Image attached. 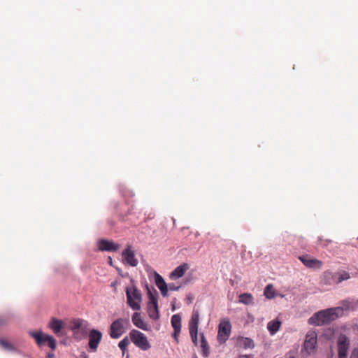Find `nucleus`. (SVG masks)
Masks as SVG:
<instances>
[{"mask_svg": "<svg viewBox=\"0 0 358 358\" xmlns=\"http://www.w3.org/2000/svg\"><path fill=\"white\" fill-rule=\"evenodd\" d=\"M343 313L341 307L331 308L320 310L315 313L308 320V324L316 326H321L329 324L336 320Z\"/></svg>", "mask_w": 358, "mask_h": 358, "instance_id": "nucleus-1", "label": "nucleus"}, {"mask_svg": "<svg viewBox=\"0 0 358 358\" xmlns=\"http://www.w3.org/2000/svg\"><path fill=\"white\" fill-rule=\"evenodd\" d=\"M70 329L73 332V338L76 341H81L88 334L89 323L83 319H73L71 322Z\"/></svg>", "mask_w": 358, "mask_h": 358, "instance_id": "nucleus-2", "label": "nucleus"}, {"mask_svg": "<svg viewBox=\"0 0 358 358\" xmlns=\"http://www.w3.org/2000/svg\"><path fill=\"white\" fill-rule=\"evenodd\" d=\"M126 296L127 304L134 310H139L141 308L142 294L141 291L135 286L126 288Z\"/></svg>", "mask_w": 358, "mask_h": 358, "instance_id": "nucleus-3", "label": "nucleus"}, {"mask_svg": "<svg viewBox=\"0 0 358 358\" xmlns=\"http://www.w3.org/2000/svg\"><path fill=\"white\" fill-rule=\"evenodd\" d=\"M30 334L40 348L48 345L52 350L56 349L57 341L52 336L43 334L41 331L31 332Z\"/></svg>", "mask_w": 358, "mask_h": 358, "instance_id": "nucleus-4", "label": "nucleus"}, {"mask_svg": "<svg viewBox=\"0 0 358 358\" xmlns=\"http://www.w3.org/2000/svg\"><path fill=\"white\" fill-rule=\"evenodd\" d=\"M129 325V319L118 318L113 321L110 326V336L112 338H120Z\"/></svg>", "mask_w": 358, "mask_h": 358, "instance_id": "nucleus-5", "label": "nucleus"}, {"mask_svg": "<svg viewBox=\"0 0 358 358\" xmlns=\"http://www.w3.org/2000/svg\"><path fill=\"white\" fill-rule=\"evenodd\" d=\"M350 278V273L345 271L337 273L327 271L324 273V281L326 285L338 284Z\"/></svg>", "mask_w": 358, "mask_h": 358, "instance_id": "nucleus-6", "label": "nucleus"}, {"mask_svg": "<svg viewBox=\"0 0 358 358\" xmlns=\"http://www.w3.org/2000/svg\"><path fill=\"white\" fill-rule=\"evenodd\" d=\"M131 341L133 343L143 350H148L150 348V345L147 337L142 332L133 329L129 333Z\"/></svg>", "mask_w": 358, "mask_h": 358, "instance_id": "nucleus-7", "label": "nucleus"}, {"mask_svg": "<svg viewBox=\"0 0 358 358\" xmlns=\"http://www.w3.org/2000/svg\"><path fill=\"white\" fill-rule=\"evenodd\" d=\"M199 322V311L194 309L191 319L189 322V334L192 341V343L197 346L198 345V327Z\"/></svg>", "mask_w": 358, "mask_h": 358, "instance_id": "nucleus-8", "label": "nucleus"}, {"mask_svg": "<svg viewBox=\"0 0 358 358\" xmlns=\"http://www.w3.org/2000/svg\"><path fill=\"white\" fill-rule=\"evenodd\" d=\"M350 345V338L343 334H341L337 338L338 358H347Z\"/></svg>", "mask_w": 358, "mask_h": 358, "instance_id": "nucleus-9", "label": "nucleus"}, {"mask_svg": "<svg viewBox=\"0 0 358 358\" xmlns=\"http://www.w3.org/2000/svg\"><path fill=\"white\" fill-rule=\"evenodd\" d=\"M231 325L229 320L222 321L219 324L217 341L220 343H224L229 338L231 334Z\"/></svg>", "mask_w": 358, "mask_h": 358, "instance_id": "nucleus-10", "label": "nucleus"}, {"mask_svg": "<svg viewBox=\"0 0 358 358\" xmlns=\"http://www.w3.org/2000/svg\"><path fill=\"white\" fill-rule=\"evenodd\" d=\"M102 338V333L96 329H92L89 332V348L93 351L96 352L99 344L100 343Z\"/></svg>", "mask_w": 358, "mask_h": 358, "instance_id": "nucleus-11", "label": "nucleus"}, {"mask_svg": "<svg viewBox=\"0 0 358 358\" xmlns=\"http://www.w3.org/2000/svg\"><path fill=\"white\" fill-rule=\"evenodd\" d=\"M148 313L150 317L153 320H157L159 317L157 299L151 293H150L149 295V301L148 303Z\"/></svg>", "mask_w": 358, "mask_h": 358, "instance_id": "nucleus-12", "label": "nucleus"}, {"mask_svg": "<svg viewBox=\"0 0 358 358\" xmlns=\"http://www.w3.org/2000/svg\"><path fill=\"white\" fill-rule=\"evenodd\" d=\"M317 344V334L315 332H308L306 336L303 348L304 350L308 353H312Z\"/></svg>", "mask_w": 358, "mask_h": 358, "instance_id": "nucleus-13", "label": "nucleus"}, {"mask_svg": "<svg viewBox=\"0 0 358 358\" xmlns=\"http://www.w3.org/2000/svg\"><path fill=\"white\" fill-rule=\"evenodd\" d=\"M131 245H128L122 252L123 262L131 266H136L138 261L135 257L134 252L131 250Z\"/></svg>", "mask_w": 358, "mask_h": 358, "instance_id": "nucleus-14", "label": "nucleus"}, {"mask_svg": "<svg viewBox=\"0 0 358 358\" xmlns=\"http://www.w3.org/2000/svg\"><path fill=\"white\" fill-rule=\"evenodd\" d=\"M299 259L308 268H320L323 265V262L322 261L312 258L308 255L300 256Z\"/></svg>", "mask_w": 358, "mask_h": 358, "instance_id": "nucleus-15", "label": "nucleus"}, {"mask_svg": "<svg viewBox=\"0 0 358 358\" xmlns=\"http://www.w3.org/2000/svg\"><path fill=\"white\" fill-rule=\"evenodd\" d=\"M171 325L174 329L173 337L177 343H179V336L181 331V317L178 314H175L171 317Z\"/></svg>", "mask_w": 358, "mask_h": 358, "instance_id": "nucleus-16", "label": "nucleus"}, {"mask_svg": "<svg viewBox=\"0 0 358 358\" xmlns=\"http://www.w3.org/2000/svg\"><path fill=\"white\" fill-rule=\"evenodd\" d=\"M119 248L120 245L111 241L102 239L99 242V249L101 251H117Z\"/></svg>", "mask_w": 358, "mask_h": 358, "instance_id": "nucleus-17", "label": "nucleus"}, {"mask_svg": "<svg viewBox=\"0 0 358 358\" xmlns=\"http://www.w3.org/2000/svg\"><path fill=\"white\" fill-rule=\"evenodd\" d=\"M189 269V265L187 264H182L176 267L170 274V278L172 280H176L182 277L185 273Z\"/></svg>", "mask_w": 358, "mask_h": 358, "instance_id": "nucleus-18", "label": "nucleus"}, {"mask_svg": "<svg viewBox=\"0 0 358 358\" xmlns=\"http://www.w3.org/2000/svg\"><path fill=\"white\" fill-rule=\"evenodd\" d=\"M132 322L139 329L143 330L148 329V324L141 318L140 313H134L132 316Z\"/></svg>", "mask_w": 358, "mask_h": 358, "instance_id": "nucleus-19", "label": "nucleus"}, {"mask_svg": "<svg viewBox=\"0 0 358 358\" xmlns=\"http://www.w3.org/2000/svg\"><path fill=\"white\" fill-rule=\"evenodd\" d=\"M201 354L204 357H208L210 355V347L203 333L200 334Z\"/></svg>", "mask_w": 358, "mask_h": 358, "instance_id": "nucleus-20", "label": "nucleus"}, {"mask_svg": "<svg viewBox=\"0 0 358 358\" xmlns=\"http://www.w3.org/2000/svg\"><path fill=\"white\" fill-rule=\"evenodd\" d=\"M49 327L52 329L55 334H57L61 331L63 327V322L62 320L52 318L49 324Z\"/></svg>", "mask_w": 358, "mask_h": 358, "instance_id": "nucleus-21", "label": "nucleus"}, {"mask_svg": "<svg viewBox=\"0 0 358 358\" xmlns=\"http://www.w3.org/2000/svg\"><path fill=\"white\" fill-rule=\"evenodd\" d=\"M281 325V322L278 320H272L269 322L267 324V328L270 331L271 334H275L280 329Z\"/></svg>", "mask_w": 358, "mask_h": 358, "instance_id": "nucleus-22", "label": "nucleus"}, {"mask_svg": "<svg viewBox=\"0 0 358 358\" xmlns=\"http://www.w3.org/2000/svg\"><path fill=\"white\" fill-rule=\"evenodd\" d=\"M239 301L246 305L252 304L253 303V296L249 293L241 294L239 296Z\"/></svg>", "mask_w": 358, "mask_h": 358, "instance_id": "nucleus-23", "label": "nucleus"}, {"mask_svg": "<svg viewBox=\"0 0 358 358\" xmlns=\"http://www.w3.org/2000/svg\"><path fill=\"white\" fill-rule=\"evenodd\" d=\"M264 296L267 299H272L275 296V290L272 285H267L264 292Z\"/></svg>", "mask_w": 358, "mask_h": 358, "instance_id": "nucleus-24", "label": "nucleus"}, {"mask_svg": "<svg viewBox=\"0 0 358 358\" xmlns=\"http://www.w3.org/2000/svg\"><path fill=\"white\" fill-rule=\"evenodd\" d=\"M239 343L245 348H252L255 345L253 341L248 338H241Z\"/></svg>", "mask_w": 358, "mask_h": 358, "instance_id": "nucleus-25", "label": "nucleus"}, {"mask_svg": "<svg viewBox=\"0 0 358 358\" xmlns=\"http://www.w3.org/2000/svg\"><path fill=\"white\" fill-rule=\"evenodd\" d=\"M155 284L159 289H161V288L168 286V285L166 283V282L164 281L163 278L159 274L156 273L155 275Z\"/></svg>", "mask_w": 358, "mask_h": 358, "instance_id": "nucleus-26", "label": "nucleus"}, {"mask_svg": "<svg viewBox=\"0 0 358 358\" xmlns=\"http://www.w3.org/2000/svg\"><path fill=\"white\" fill-rule=\"evenodd\" d=\"M129 340L127 338H124L119 343L118 346L122 351L123 355L126 352L127 348L129 345Z\"/></svg>", "mask_w": 358, "mask_h": 358, "instance_id": "nucleus-27", "label": "nucleus"}, {"mask_svg": "<svg viewBox=\"0 0 358 358\" xmlns=\"http://www.w3.org/2000/svg\"><path fill=\"white\" fill-rule=\"evenodd\" d=\"M0 345L7 350H13L14 349L12 344L3 338H0Z\"/></svg>", "mask_w": 358, "mask_h": 358, "instance_id": "nucleus-28", "label": "nucleus"}, {"mask_svg": "<svg viewBox=\"0 0 358 358\" xmlns=\"http://www.w3.org/2000/svg\"><path fill=\"white\" fill-rule=\"evenodd\" d=\"M9 322V317L7 315H0V327L6 326Z\"/></svg>", "mask_w": 358, "mask_h": 358, "instance_id": "nucleus-29", "label": "nucleus"}, {"mask_svg": "<svg viewBox=\"0 0 358 358\" xmlns=\"http://www.w3.org/2000/svg\"><path fill=\"white\" fill-rule=\"evenodd\" d=\"M318 244L322 247H327L329 243L331 242V240L324 239L322 237H318Z\"/></svg>", "mask_w": 358, "mask_h": 358, "instance_id": "nucleus-30", "label": "nucleus"}, {"mask_svg": "<svg viewBox=\"0 0 358 358\" xmlns=\"http://www.w3.org/2000/svg\"><path fill=\"white\" fill-rule=\"evenodd\" d=\"M180 286L178 285L176 286L174 283H169L168 285V288L171 291H176L180 289Z\"/></svg>", "mask_w": 358, "mask_h": 358, "instance_id": "nucleus-31", "label": "nucleus"}, {"mask_svg": "<svg viewBox=\"0 0 358 358\" xmlns=\"http://www.w3.org/2000/svg\"><path fill=\"white\" fill-rule=\"evenodd\" d=\"M350 358H358V348L353 349Z\"/></svg>", "mask_w": 358, "mask_h": 358, "instance_id": "nucleus-32", "label": "nucleus"}, {"mask_svg": "<svg viewBox=\"0 0 358 358\" xmlns=\"http://www.w3.org/2000/svg\"><path fill=\"white\" fill-rule=\"evenodd\" d=\"M159 290L161 291V293H162L163 296H168V286L165 287H163V288H161V289H159Z\"/></svg>", "mask_w": 358, "mask_h": 358, "instance_id": "nucleus-33", "label": "nucleus"}, {"mask_svg": "<svg viewBox=\"0 0 358 358\" xmlns=\"http://www.w3.org/2000/svg\"><path fill=\"white\" fill-rule=\"evenodd\" d=\"M47 356L48 358H54L55 354L54 353H48Z\"/></svg>", "mask_w": 358, "mask_h": 358, "instance_id": "nucleus-34", "label": "nucleus"}, {"mask_svg": "<svg viewBox=\"0 0 358 358\" xmlns=\"http://www.w3.org/2000/svg\"><path fill=\"white\" fill-rule=\"evenodd\" d=\"M238 358H250L248 355H241Z\"/></svg>", "mask_w": 358, "mask_h": 358, "instance_id": "nucleus-35", "label": "nucleus"}, {"mask_svg": "<svg viewBox=\"0 0 358 358\" xmlns=\"http://www.w3.org/2000/svg\"><path fill=\"white\" fill-rule=\"evenodd\" d=\"M194 358H197V357L195 355Z\"/></svg>", "mask_w": 358, "mask_h": 358, "instance_id": "nucleus-36", "label": "nucleus"}, {"mask_svg": "<svg viewBox=\"0 0 358 358\" xmlns=\"http://www.w3.org/2000/svg\"><path fill=\"white\" fill-rule=\"evenodd\" d=\"M289 358H294V357H290Z\"/></svg>", "mask_w": 358, "mask_h": 358, "instance_id": "nucleus-37", "label": "nucleus"}, {"mask_svg": "<svg viewBox=\"0 0 358 358\" xmlns=\"http://www.w3.org/2000/svg\"><path fill=\"white\" fill-rule=\"evenodd\" d=\"M128 358V357H127Z\"/></svg>", "mask_w": 358, "mask_h": 358, "instance_id": "nucleus-38", "label": "nucleus"}]
</instances>
